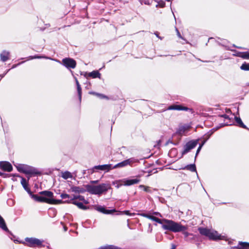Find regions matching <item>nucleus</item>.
Instances as JSON below:
<instances>
[{"instance_id": "obj_1", "label": "nucleus", "mask_w": 249, "mask_h": 249, "mask_svg": "<svg viewBox=\"0 0 249 249\" xmlns=\"http://www.w3.org/2000/svg\"><path fill=\"white\" fill-rule=\"evenodd\" d=\"M160 224L163 230L175 233L187 230L188 229V226L182 225L180 223L166 219H163Z\"/></svg>"}, {"instance_id": "obj_2", "label": "nucleus", "mask_w": 249, "mask_h": 249, "mask_svg": "<svg viewBox=\"0 0 249 249\" xmlns=\"http://www.w3.org/2000/svg\"><path fill=\"white\" fill-rule=\"evenodd\" d=\"M85 187L87 189V192L89 193L98 195L106 192L109 188V185L106 183H102L97 186L87 184L85 185Z\"/></svg>"}, {"instance_id": "obj_3", "label": "nucleus", "mask_w": 249, "mask_h": 249, "mask_svg": "<svg viewBox=\"0 0 249 249\" xmlns=\"http://www.w3.org/2000/svg\"><path fill=\"white\" fill-rule=\"evenodd\" d=\"M17 170L21 173H23L26 175H36L40 174V172L38 171L36 168L24 164H18L15 165Z\"/></svg>"}, {"instance_id": "obj_4", "label": "nucleus", "mask_w": 249, "mask_h": 249, "mask_svg": "<svg viewBox=\"0 0 249 249\" xmlns=\"http://www.w3.org/2000/svg\"><path fill=\"white\" fill-rule=\"evenodd\" d=\"M198 231L200 234L209 237L210 240H217L221 239V235H219L216 231H211L210 230L203 227H199Z\"/></svg>"}, {"instance_id": "obj_5", "label": "nucleus", "mask_w": 249, "mask_h": 249, "mask_svg": "<svg viewBox=\"0 0 249 249\" xmlns=\"http://www.w3.org/2000/svg\"><path fill=\"white\" fill-rule=\"evenodd\" d=\"M41 195H44L46 196L49 197V204H59L63 203H66L68 200L63 201L61 199H55L53 198V194L52 192L50 191H43L39 192Z\"/></svg>"}, {"instance_id": "obj_6", "label": "nucleus", "mask_w": 249, "mask_h": 249, "mask_svg": "<svg viewBox=\"0 0 249 249\" xmlns=\"http://www.w3.org/2000/svg\"><path fill=\"white\" fill-rule=\"evenodd\" d=\"M198 142V140H193L188 142L183 146V150L181 152V157L187 154L192 149L196 147Z\"/></svg>"}, {"instance_id": "obj_7", "label": "nucleus", "mask_w": 249, "mask_h": 249, "mask_svg": "<svg viewBox=\"0 0 249 249\" xmlns=\"http://www.w3.org/2000/svg\"><path fill=\"white\" fill-rule=\"evenodd\" d=\"M27 242L26 245L29 247H41L42 246L43 241L34 237H26L25 239Z\"/></svg>"}, {"instance_id": "obj_8", "label": "nucleus", "mask_w": 249, "mask_h": 249, "mask_svg": "<svg viewBox=\"0 0 249 249\" xmlns=\"http://www.w3.org/2000/svg\"><path fill=\"white\" fill-rule=\"evenodd\" d=\"M62 64L67 69H74L76 66V61L71 58H65L62 59Z\"/></svg>"}, {"instance_id": "obj_9", "label": "nucleus", "mask_w": 249, "mask_h": 249, "mask_svg": "<svg viewBox=\"0 0 249 249\" xmlns=\"http://www.w3.org/2000/svg\"><path fill=\"white\" fill-rule=\"evenodd\" d=\"M94 209L98 212L105 214H113L114 213L117 212L115 209L107 210L106 207L101 205H95L94 206Z\"/></svg>"}, {"instance_id": "obj_10", "label": "nucleus", "mask_w": 249, "mask_h": 249, "mask_svg": "<svg viewBox=\"0 0 249 249\" xmlns=\"http://www.w3.org/2000/svg\"><path fill=\"white\" fill-rule=\"evenodd\" d=\"M30 196L35 200L37 202H45L48 204H49V202H50L49 197L46 196L44 195H42V196H39L36 195H34L32 193Z\"/></svg>"}, {"instance_id": "obj_11", "label": "nucleus", "mask_w": 249, "mask_h": 249, "mask_svg": "<svg viewBox=\"0 0 249 249\" xmlns=\"http://www.w3.org/2000/svg\"><path fill=\"white\" fill-rule=\"evenodd\" d=\"M167 110H184L189 111L192 113L193 112V109L187 107H182L181 105H172L169 106Z\"/></svg>"}, {"instance_id": "obj_12", "label": "nucleus", "mask_w": 249, "mask_h": 249, "mask_svg": "<svg viewBox=\"0 0 249 249\" xmlns=\"http://www.w3.org/2000/svg\"><path fill=\"white\" fill-rule=\"evenodd\" d=\"M0 168L5 172H10L13 170L12 164L8 161H0Z\"/></svg>"}, {"instance_id": "obj_13", "label": "nucleus", "mask_w": 249, "mask_h": 249, "mask_svg": "<svg viewBox=\"0 0 249 249\" xmlns=\"http://www.w3.org/2000/svg\"><path fill=\"white\" fill-rule=\"evenodd\" d=\"M113 167V166H112V164H108L96 165L94 167V168L95 169H98L102 171H105V172H108L110 170L114 169Z\"/></svg>"}, {"instance_id": "obj_14", "label": "nucleus", "mask_w": 249, "mask_h": 249, "mask_svg": "<svg viewBox=\"0 0 249 249\" xmlns=\"http://www.w3.org/2000/svg\"><path fill=\"white\" fill-rule=\"evenodd\" d=\"M140 181V179L136 178H126L123 181L124 185L125 186H130L135 184H137Z\"/></svg>"}, {"instance_id": "obj_15", "label": "nucleus", "mask_w": 249, "mask_h": 249, "mask_svg": "<svg viewBox=\"0 0 249 249\" xmlns=\"http://www.w3.org/2000/svg\"><path fill=\"white\" fill-rule=\"evenodd\" d=\"M78 199L79 200L82 201L84 202V203L87 204L89 203V202L88 200H86L85 199V197L84 196H81V195H73L72 196V198H71V199L68 200L67 203H71L73 201H76L75 199Z\"/></svg>"}, {"instance_id": "obj_16", "label": "nucleus", "mask_w": 249, "mask_h": 249, "mask_svg": "<svg viewBox=\"0 0 249 249\" xmlns=\"http://www.w3.org/2000/svg\"><path fill=\"white\" fill-rule=\"evenodd\" d=\"M0 228L4 231L12 235V232L8 229L5 221L3 218L0 215Z\"/></svg>"}, {"instance_id": "obj_17", "label": "nucleus", "mask_w": 249, "mask_h": 249, "mask_svg": "<svg viewBox=\"0 0 249 249\" xmlns=\"http://www.w3.org/2000/svg\"><path fill=\"white\" fill-rule=\"evenodd\" d=\"M21 184L22 187H23V188L24 189V190L28 193V194L29 195H31V193L32 192L31 191L29 187H28V181L26 180V179L25 178L21 177Z\"/></svg>"}, {"instance_id": "obj_18", "label": "nucleus", "mask_w": 249, "mask_h": 249, "mask_svg": "<svg viewBox=\"0 0 249 249\" xmlns=\"http://www.w3.org/2000/svg\"><path fill=\"white\" fill-rule=\"evenodd\" d=\"M141 215H142V216L143 217H146V218H147L149 219H151L154 221H155L159 224H160V223H161V221H162V220L155 217V216H154L153 215H150V214H148L147 213H142L141 214Z\"/></svg>"}, {"instance_id": "obj_19", "label": "nucleus", "mask_w": 249, "mask_h": 249, "mask_svg": "<svg viewBox=\"0 0 249 249\" xmlns=\"http://www.w3.org/2000/svg\"><path fill=\"white\" fill-rule=\"evenodd\" d=\"M219 117L221 118H224V119L229 120L228 122H227L226 123L222 124H221V126H224L226 125H231L232 124L233 120L232 118H231L230 116L227 114H222L219 115Z\"/></svg>"}, {"instance_id": "obj_20", "label": "nucleus", "mask_w": 249, "mask_h": 249, "mask_svg": "<svg viewBox=\"0 0 249 249\" xmlns=\"http://www.w3.org/2000/svg\"><path fill=\"white\" fill-rule=\"evenodd\" d=\"M72 192L76 193H84L87 191V189H84L83 187L80 186H72L71 187Z\"/></svg>"}, {"instance_id": "obj_21", "label": "nucleus", "mask_w": 249, "mask_h": 249, "mask_svg": "<svg viewBox=\"0 0 249 249\" xmlns=\"http://www.w3.org/2000/svg\"><path fill=\"white\" fill-rule=\"evenodd\" d=\"M10 53L6 51H3L0 54V60L2 62H6L9 59Z\"/></svg>"}, {"instance_id": "obj_22", "label": "nucleus", "mask_w": 249, "mask_h": 249, "mask_svg": "<svg viewBox=\"0 0 249 249\" xmlns=\"http://www.w3.org/2000/svg\"><path fill=\"white\" fill-rule=\"evenodd\" d=\"M235 248L237 249H249V243L239 242L238 245Z\"/></svg>"}, {"instance_id": "obj_23", "label": "nucleus", "mask_w": 249, "mask_h": 249, "mask_svg": "<svg viewBox=\"0 0 249 249\" xmlns=\"http://www.w3.org/2000/svg\"><path fill=\"white\" fill-rule=\"evenodd\" d=\"M234 119L236 122V123L237 124V125L241 128H245L246 129H249V128H248L243 123L241 119L239 117H234Z\"/></svg>"}, {"instance_id": "obj_24", "label": "nucleus", "mask_w": 249, "mask_h": 249, "mask_svg": "<svg viewBox=\"0 0 249 249\" xmlns=\"http://www.w3.org/2000/svg\"><path fill=\"white\" fill-rule=\"evenodd\" d=\"M180 169L187 170L191 172H196V166L195 163L187 165L183 167H181Z\"/></svg>"}, {"instance_id": "obj_25", "label": "nucleus", "mask_w": 249, "mask_h": 249, "mask_svg": "<svg viewBox=\"0 0 249 249\" xmlns=\"http://www.w3.org/2000/svg\"><path fill=\"white\" fill-rule=\"evenodd\" d=\"M75 83H76V87H77V90L79 100L80 102H81V98H82V89H81V86L76 78H75Z\"/></svg>"}, {"instance_id": "obj_26", "label": "nucleus", "mask_w": 249, "mask_h": 249, "mask_svg": "<svg viewBox=\"0 0 249 249\" xmlns=\"http://www.w3.org/2000/svg\"><path fill=\"white\" fill-rule=\"evenodd\" d=\"M126 161L128 163V164L129 165H130L131 166H133L135 165L136 163H139V160L135 158H131L128 159L126 160Z\"/></svg>"}, {"instance_id": "obj_27", "label": "nucleus", "mask_w": 249, "mask_h": 249, "mask_svg": "<svg viewBox=\"0 0 249 249\" xmlns=\"http://www.w3.org/2000/svg\"><path fill=\"white\" fill-rule=\"evenodd\" d=\"M88 75L89 76L91 77L92 78H100L101 76V73L98 71H93L90 72H89Z\"/></svg>"}, {"instance_id": "obj_28", "label": "nucleus", "mask_w": 249, "mask_h": 249, "mask_svg": "<svg viewBox=\"0 0 249 249\" xmlns=\"http://www.w3.org/2000/svg\"><path fill=\"white\" fill-rule=\"evenodd\" d=\"M71 203L77 206L79 209L82 210H87L88 207L85 206L83 203L77 202V201H73Z\"/></svg>"}, {"instance_id": "obj_29", "label": "nucleus", "mask_w": 249, "mask_h": 249, "mask_svg": "<svg viewBox=\"0 0 249 249\" xmlns=\"http://www.w3.org/2000/svg\"><path fill=\"white\" fill-rule=\"evenodd\" d=\"M140 188H142L143 191L149 193H152V190L153 191H157L158 190L157 189H151V187L149 186H144L143 185H140L139 186Z\"/></svg>"}, {"instance_id": "obj_30", "label": "nucleus", "mask_w": 249, "mask_h": 249, "mask_svg": "<svg viewBox=\"0 0 249 249\" xmlns=\"http://www.w3.org/2000/svg\"><path fill=\"white\" fill-rule=\"evenodd\" d=\"M214 130V129H211L208 133L205 134L202 137L203 140L206 141V142H207L212 135Z\"/></svg>"}, {"instance_id": "obj_31", "label": "nucleus", "mask_w": 249, "mask_h": 249, "mask_svg": "<svg viewBox=\"0 0 249 249\" xmlns=\"http://www.w3.org/2000/svg\"><path fill=\"white\" fill-rule=\"evenodd\" d=\"M128 163L126 161V160H124V161H122V162H120L118 163H117V164L115 165L113 168H118V167H124L125 166H127L128 165Z\"/></svg>"}, {"instance_id": "obj_32", "label": "nucleus", "mask_w": 249, "mask_h": 249, "mask_svg": "<svg viewBox=\"0 0 249 249\" xmlns=\"http://www.w3.org/2000/svg\"><path fill=\"white\" fill-rule=\"evenodd\" d=\"M89 93L93 94V95H95L97 97L100 98V99H109L107 96H106L103 94L99 93H97V92H90Z\"/></svg>"}, {"instance_id": "obj_33", "label": "nucleus", "mask_w": 249, "mask_h": 249, "mask_svg": "<svg viewBox=\"0 0 249 249\" xmlns=\"http://www.w3.org/2000/svg\"><path fill=\"white\" fill-rule=\"evenodd\" d=\"M100 249H121V248L114 245H107L101 247Z\"/></svg>"}, {"instance_id": "obj_34", "label": "nucleus", "mask_w": 249, "mask_h": 249, "mask_svg": "<svg viewBox=\"0 0 249 249\" xmlns=\"http://www.w3.org/2000/svg\"><path fill=\"white\" fill-rule=\"evenodd\" d=\"M62 177L65 179H67L69 178H72V175L71 174V173L69 172V171H65L64 172V173H62Z\"/></svg>"}, {"instance_id": "obj_35", "label": "nucleus", "mask_w": 249, "mask_h": 249, "mask_svg": "<svg viewBox=\"0 0 249 249\" xmlns=\"http://www.w3.org/2000/svg\"><path fill=\"white\" fill-rule=\"evenodd\" d=\"M240 69L242 70L245 71H249V63L244 62L242 65L240 66Z\"/></svg>"}, {"instance_id": "obj_36", "label": "nucleus", "mask_w": 249, "mask_h": 249, "mask_svg": "<svg viewBox=\"0 0 249 249\" xmlns=\"http://www.w3.org/2000/svg\"><path fill=\"white\" fill-rule=\"evenodd\" d=\"M241 58L245 59H249V52H242Z\"/></svg>"}, {"instance_id": "obj_37", "label": "nucleus", "mask_w": 249, "mask_h": 249, "mask_svg": "<svg viewBox=\"0 0 249 249\" xmlns=\"http://www.w3.org/2000/svg\"><path fill=\"white\" fill-rule=\"evenodd\" d=\"M60 196L62 199H65L66 198H68L71 199V198H72L71 196L67 194L62 193L61 194Z\"/></svg>"}, {"instance_id": "obj_38", "label": "nucleus", "mask_w": 249, "mask_h": 249, "mask_svg": "<svg viewBox=\"0 0 249 249\" xmlns=\"http://www.w3.org/2000/svg\"><path fill=\"white\" fill-rule=\"evenodd\" d=\"M231 51L235 53L233 54L234 56L241 57L242 52H238L235 50H231Z\"/></svg>"}, {"instance_id": "obj_39", "label": "nucleus", "mask_w": 249, "mask_h": 249, "mask_svg": "<svg viewBox=\"0 0 249 249\" xmlns=\"http://www.w3.org/2000/svg\"><path fill=\"white\" fill-rule=\"evenodd\" d=\"M125 214L127 215H131V214L130 213V212L129 211H127V210L124 211L123 212H119V213H117L116 214L118 215V214Z\"/></svg>"}, {"instance_id": "obj_40", "label": "nucleus", "mask_w": 249, "mask_h": 249, "mask_svg": "<svg viewBox=\"0 0 249 249\" xmlns=\"http://www.w3.org/2000/svg\"><path fill=\"white\" fill-rule=\"evenodd\" d=\"M185 231L186 230L180 231V232H182L183 234L184 235L185 238H187L189 235H193V234L192 233H190L187 231Z\"/></svg>"}, {"instance_id": "obj_41", "label": "nucleus", "mask_w": 249, "mask_h": 249, "mask_svg": "<svg viewBox=\"0 0 249 249\" xmlns=\"http://www.w3.org/2000/svg\"><path fill=\"white\" fill-rule=\"evenodd\" d=\"M30 58L31 59H36V58L40 59V58H44V57L42 56L36 55H34V56H30Z\"/></svg>"}, {"instance_id": "obj_42", "label": "nucleus", "mask_w": 249, "mask_h": 249, "mask_svg": "<svg viewBox=\"0 0 249 249\" xmlns=\"http://www.w3.org/2000/svg\"><path fill=\"white\" fill-rule=\"evenodd\" d=\"M202 147H200V146H198L197 150H196V155H195V161H196V157L197 156L198 154H199V153L200 152L201 149Z\"/></svg>"}, {"instance_id": "obj_43", "label": "nucleus", "mask_w": 249, "mask_h": 249, "mask_svg": "<svg viewBox=\"0 0 249 249\" xmlns=\"http://www.w3.org/2000/svg\"><path fill=\"white\" fill-rule=\"evenodd\" d=\"M158 3H159V4H157V5H156V7H158V5H160V7H164L165 4V2H164V1H161V2H160L159 1V2H158Z\"/></svg>"}, {"instance_id": "obj_44", "label": "nucleus", "mask_w": 249, "mask_h": 249, "mask_svg": "<svg viewBox=\"0 0 249 249\" xmlns=\"http://www.w3.org/2000/svg\"><path fill=\"white\" fill-rule=\"evenodd\" d=\"M154 34L157 37L160 38V40H162V38L159 36V33L158 32H156L154 33Z\"/></svg>"}, {"instance_id": "obj_45", "label": "nucleus", "mask_w": 249, "mask_h": 249, "mask_svg": "<svg viewBox=\"0 0 249 249\" xmlns=\"http://www.w3.org/2000/svg\"><path fill=\"white\" fill-rule=\"evenodd\" d=\"M176 31L177 32V35L178 36V37H179L180 38H182V36H181L179 32L178 31V30L177 28H176Z\"/></svg>"}, {"instance_id": "obj_46", "label": "nucleus", "mask_w": 249, "mask_h": 249, "mask_svg": "<svg viewBox=\"0 0 249 249\" xmlns=\"http://www.w3.org/2000/svg\"><path fill=\"white\" fill-rule=\"evenodd\" d=\"M206 141L203 140L201 143L199 144V146L202 147V146L204 145V144L206 143Z\"/></svg>"}, {"instance_id": "obj_47", "label": "nucleus", "mask_w": 249, "mask_h": 249, "mask_svg": "<svg viewBox=\"0 0 249 249\" xmlns=\"http://www.w3.org/2000/svg\"><path fill=\"white\" fill-rule=\"evenodd\" d=\"M144 3L145 4H147V5L151 4V3L150 2L149 0H144Z\"/></svg>"}, {"instance_id": "obj_48", "label": "nucleus", "mask_w": 249, "mask_h": 249, "mask_svg": "<svg viewBox=\"0 0 249 249\" xmlns=\"http://www.w3.org/2000/svg\"><path fill=\"white\" fill-rule=\"evenodd\" d=\"M23 63V62H21V63H18V64H15V65H13L12 67V69H14V68H15L17 67V66H18V65H20V64Z\"/></svg>"}, {"instance_id": "obj_49", "label": "nucleus", "mask_w": 249, "mask_h": 249, "mask_svg": "<svg viewBox=\"0 0 249 249\" xmlns=\"http://www.w3.org/2000/svg\"><path fill=\"white\" fill-rule=\"evenodd\" d=\"M173 143V144H174V145H176V143H174L172 142L171 141H170V140H168V141L166 142V145H167V144H168V143Z\"/></svg>"}, {"instance_id": "obj_50", "label": "nucleus", "mask_w": 249, "mask_h": 249, "mask_svg": "<svg viewBox=\"0 0 249 249\" xmlns=\"http://www.w3.org/2000/svg\"><path fill=\"white\" fill-rule=\"evenodd\" d=\"M98 182V180H91L90 181V183L92 184L97 183Z\"/></svg>"}, {"instance_id": "obj_51", "label": "nucleus", "mask_w": 249, "mask_h": 249, "mask_svg": "<svg viewBox=\"0 0 249 249\" xmlns=\"http://www.w3.org/2000/svg\"><path fill=\"white\" fill-rule=\"evenodd\" d=\"M226 112L227 113H231V110H230V109H226Z\"/></svg>"}, {"instance_id": "obj_52", "label": "nucleus", "mask_w": 249, "mask_h": 249, "mask_svg": "<svg viewBox=\"0 0 249 249\" xmlns=\"http://www.w3.org/2000/svg\"><path fill=\"white\" fill-rule=\"evenodd\" d=\"M154 214L156 215H160V216H161V214L160 213H159L158 212H155L154 213Z\"/></svg>"}, {"instance_id": "obj_53", "label": "nucleus", "mask_w": 249, "mask_h": 249, "mask_svg": "<svg viewBox=\"0 0 249 249\" xmlns=\"http://www.w3.org/2000/svg\"><path fill=\"white\" fill-rule=\"evenodd\" d=\"M4 175H5V174H4V173H2V172H1L0 171V176L3 177Z\"/></svg>"}, {"instance_id": "obj_54", "label": "nucleus", "mask_w": 249, "mask_h": 249, "mask_svg": "<svg viewBox=\"0 0 249 249\" xmlns=\"http://www.w3.org/2000/svg\"><path fill=\"white\" fill-rule=\"evenodd\" d=\"M233 47H236V48H237L238 49H243L242 47L236 46L235 45H233Z\"/></svg>"}, {"instance_id": "obj_55", "label": "nucleus", "mask_w": 249, "mask_h": 249, "mask_svg": "<svg viewBox=\"0 0 249 249\" xmlns=\"http://www.w3.org/2000/svg\"><path fill=\"white\" fill-rule=\"evenodd\" d=\"M176 249V246L173 245L172 246V248L171 249Z\"/></svg>"}, {"instance_id": "obj_56", "label": "nucleus", "mask_w": 249, "mask_h": 249, "mask_svg": "<svg viewBox=\"0 0 249 249\" xmlns=\"http://www.w3.org/2000/svg\"><path fill=\"white\" fill-rule=\"evenodd\" d=\"M176 249V246L173 245L172 246V248L171 249Z\"/></svg>"}, {"instance_id": "obj_57", "label": "nucleus", "mask_w": 249, "mask_h": 249, "mask_svg": "<svg viewBox=\"0 0 249 249\" xmlns=\"http://www.w3.org/2000/svg\"><path fill=\"white\" fill-rule=\"evenodd\" d=\"M153 0H151V1H152ZM156 2H159V0H154Z\"/></svg>"}, {"instance_id": "obj_58", "label": "nucleus", "mask_w": 249, "mask_h": 249, "mask_svg": "<svg viewBox=\"0 0 249 249\" xmlns=\"http://www.w3.org/2000/svg\"><path fill=\"white\" fill-rule=\"evenodd\" d=\"M167 1H171V0H165Z\"/></svg>"}, {"instance_id": "obj_59", "label": "nucleus", "mask_w": 249, "mask_h": 249, "mask_svg": "<svg viewBox=\"0 0 249 249\" xmlns=\"http://www.w3.org/2000/svg\"><path fill=\"white\" fill-rule=\"evenodd\" d=\"M247 86H249V82L247 84Z\"/></svg>"}, {"instance_id": "obj_60", "label": "nucleus", "mask_w": 249, "mask_h": 249, "mask_svg": "<svg viewBox=\"0 0 249 249\" xmlns=\"http://www.w3.org/2000/svg\"><path fill=\"white\" fill-rule=\"evenodd\" d=\"M64 230H65V231H66V230H67V229L65 228H64Z\"/></svg>"}, {"instance_id": "obj_61", "label": "nucleus", "mask_w": 249, "mask_h": 249, "mask_svg": "<svg viewBox=\"0 0 249 249\" xmlns=\"http://www.w3.org/2000/svg\"><path fill=\"white\" fill-rule=\"evenodd\" d=\"M174 16L175 19H176V17L175 16V15H174Z\"/></svg>"}]
</instances>
